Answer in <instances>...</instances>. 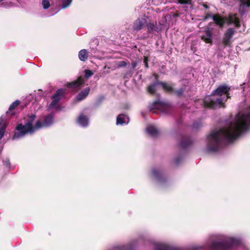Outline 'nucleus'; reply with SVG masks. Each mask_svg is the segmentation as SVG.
Returning a JSON list of instances; mask_svg holds the SVG:
<instances>
[{"label": "nucleus", "mask_w": 250, "mask_h": 250, "mask_svg": "<svg viewBox=\"0 0 250 250\" xmlns=\"http://www.w3.org/2000/svg\"><path fill=\"white\" fill-rule=\"evenodd\" d=\"M250 128V106L239 112L233 120L221 129L212 132L207 137V150L216 152L223 143H230Z\"/></svg>", "instance_id": "nucleus-1"}, {"label": "nucleus", "mask_w": 250, "mask_h": 250, "mask_svg": "<svg viewBox=\"0 0 250 250\" xmlns=\"http://www.w3.org/2000/svg\"><path fill=\"white\" fill-rule=\"evenodd\" d=\"M160 84L162 85L163 88L165 90H166L167 92H173V88L171 86L170 84L167 83H160Z\"/></svg>", "instance_id": "nucleus-20"}, {"label": "nucleus", "mask_w": 250, "mask_h": 250, "mask_svg": "<svg viewBox=\"0 0 250 250\" xmlns=\"http://www.w3.org/2000/svg\"><path fill=\"white\" fill-rule=\"evenodd\" d=\"M126 64H127L126 62L124 61L119 62L117 63V66L118 67L125 66L126 65Z\"/></svg>", "instance_id": "nucleus-27"}, {"label": "nucleus", "mask_w": 250, "mask_h": 250, "mask_svg": "<svg viewBox=\"0 0 250 250\" xmlns=\"http://www.w3.org/2000/svg\"><path fill=\"white\" fill-rule=\"evenodd\" d=\"M146 23V20L144 19H137L134 23L133 30L138 31L141 30Z\"/></svg>", "instance_id": "nucleus-11"}, {"label": "nucleus", "mask_w": 250, "mask_h": 250, "mask_svg": "<svg viewBox=\"0 0 250 250\" xmlns=\"http://www.w3.org/2000/svg\"><path fill=\"white\" fill-rule=\"evenodd\" d=\"M156 83H154V84H153L150 85L148 88V91L150 93H151V94L154 93L156 90Z\"/></svg>", "instance_id": "nucleus-24"}, {"label": "nucleus", "mask_w": 250, "mask_h": 250, "mask_svg": "<svg viewBox=\"0 0 250 250\" xmlns=\"http://www.w3.org/2000/svg\"><path fill=\"white\" fill-rule=\"evenodd\" d=\"M7 124L6 120L3 117H1L0 118V140L4 135Z\"/></svg>", "instance_id": "nucleus-12"}, {"label": "nucleus", "mask_w": 250, "mask_h": 250, "mask_svg": "<svg viewBox=\"0 0 250 250\" xmlns=\"http://www.w3.org/2000/svg\"><path fill=\"white\" fill-rule=\"evenodd\" d=\"M109 250H125V247H123V246L114 247Z\"/></svg>", "instance_id": "nucleus-28"}, {"label": "nucleus", "mask_w": 250, "mask_h": 250, "mask_svg": "<svg viewBox=\"0 0 250 250\" xmlns=\"http://www.w3.org/2000/svg\"><path fill=\"white\" fill-rule=\"evenodd\" d=\"M72 0H62L61 9H65L68 7L72 2Z\"/></svg>", "instance_id": "nucleus-21"}, {"label": "nucleus", "mask_w": 250, "mask_h": 250, "mask_svg": "<svg viewBox=\"0 0 250 250\" xmlns=\"http://www.w3.org/2000/svg\"><path fill=\"white\" fill-rule=\"evenodd\" d=\"M144 62L145 63V66L147 67L148 66V65H147V59L146 58H145V59H144Z\"/></svg>", "instance_id": "nucleus-34"}, {"label": "nucleus", "mask_w": 250, "mask_h": 250, "mask_svg": "<svg viewBox=\"0 0 250 250\" xmlns=\"http://www.w3.org/2000/svg\"><path fill=\"white\" fill-rule=\"evenodd\" d=\"M42 4L44 9H47L50 6V3L48 0H42Z\"/></svg>", "instance_id": "nucleus-22"}, {"label": "nucleus", "mask_w": 250, "mask_h": 250, "mask_svg": "<svg viewBox=\"0 0 250 250\" xmlns=\"http://www.w3.org/2000/svg\"><path fill=\"white\" fill-rule=\"evenodd\" d=\"M20 104V101L19 100H16L14 102H13L10 106L9 108V110H12L14 109L16 107H17Z\"/></svg>", "instance_id": "nucleus-23"}, {"label": "nucleus", "mask_w": 250, "mask_h": 250, "mask_svg": "<svg viewBox=\"0 0 250 250\" xmlns=\"http://www.w3.org/2000/svg\"><path fill=\"white\" fill-rule=\"evenodd\" d=\"M234 31L232 28H229L225 33L223 39V43L225 45H228L230 43V40L234 34Z\"/></svg>", "instance_id": "nucleus-8"}, {"label": "nucleus", "mask_w": 250, "mask_h": 250, "mask_svg": "<svg viewBox=\"0 0 250 250\" xmlns=\"http://www.w3.org/2000/svg\"><path fill=\"white\" fill-rule=\"evenodd\" d=\"M241 243L238 238L221 236L217 240L213 241L210 246V250H227L233 246H238Z\"/></svg>", "instance_id": "nucleus-4"}, {"label": "nucleus", "mask_w": 250, "mask_h": 250, "mask_svg": "<svg viewBox=\"0 0 250 250\" xmlns=\"http://www.w3.org/2000/svg\"><path fill=\"white\" fill-rule=\"evenodd\" d=\"M183 92V91L182 89H180V90H179L176 92V94H177V96H180L182 95Z\"/></svg>", "instance_id": "nucleus-33"}, {"label": "nucleus", "mask_w": 250, "mask_h": 250, "mask_svg": "<svg viewBox=\"0 0 250 250\" xmlns=\"http://www.w3.org/2000/svg\"><path fill=\"white\" fill-rule=\"evenodd\" d=\"M229 90V88L226 85L219 86L213 92L211 96H208L205 98V105L211 108L217 106L224 107V102L228 98Z\"/></svg>", "instance_id": "nucleus-3"}, {"label": "nucleus", "mask_w": 250, "mask_h": 250, "mask_svg": "<svg viewBox=\"0 0 250 250\" xmlns=\"http://www.w3.org/2000/svg\"><path fill=\"white\" fill-rule=\"evenodd\" d=\"M3 163L6 167H9L10 162H9V160L8 159L6 158L5 159L3 160Z\"/></svg>", "instance_id": "nucleus-30"}, {"label": "nucleus", "mask_w": 250, "mask_h": 250, "mask_svg": "<svg viewBox=\"0 0 250 250\" xmlns=\"http://www.w3.org/2000/svg\"><path fill=\"white\" fill-rule=\"evenodd\" d=\"M93 73L92 72V71L90 70H85V75L86 77L88 78L90 76H91Z\"/></svg>", "instance_id": "nucleus-29"}, {"label": "nucleus", "mask_w": 250, "mask_h": 250, "mask_svg": "<svg viewBox=\"0 0 250 250\" xmlns=\"http://www.w3.org/2000/svg\"><path fill=\"white\" fill-rule=\"evenodd\" d=\"M84 83V80L82 77H80L76 81L69 83L68 87L72 88H78Z\"/></svg>", "instance_id": "nucleus-14"}, {"label": "nucleus", "mask_w": 250, "mask_h": 250, "mask_svg": "<svg viewBox=\"0 0 250 250\" xmlns=\"http://www.w3.org/2000/svg\"><path fill=\"white\" fill-rule=\"evenodd\" d=\"M25 124H19L16 126V131L12 139H19L27 134H32L41 128V121L36 120V116L32 114L25 118Z\"/></svg>", "instance_id": "nucleus-2"}, {"label": "nucleus", "mask_w": 250, "mask_h": 250, "mask_svg": "<svg viewBox=\"0 0 250 250\" xmlns=\"http://www.w3.org/2000/svg\"><path fill=\"white\" fill-rule=\"evenodd\" d=\"M77 123L82 126H86L89 123L88 119L86 116L81 114L78 118Z\"/></svg>", "instance_id": "nucleus-15"}, {"label": "nucleus", "mask_w": 250, "mask_h": 250, "mask_svg": "<svg viewBox=\"0 0 250 250\" xmlns=\"http://www.w3.org/2000/svg\"><path fill=\"white\" fill-rule=\"evenodd\" d=\"M191 0H178V2L181 4L190 3Z\"/></svg>", "instance_id": "nucleus-32"}, {"label": "nucleus", "mask_w": 250, "mask_h": 250, "mask_svg": "<svg viewBox=\"0 0 250 250\" xmlns=\"http://www.w3.org/2000/svg\"><path fill=\"white\" fill-rule=\"evenodd\" d=\"M64 94V90L63 89H58L55 94L52 96V101L49 106V109H56L59 110L60 106L59 104V102L63 97Z\"/></svg>", "instance_id": "nucleus-6"}, {"label": "nucleus", "mask_w": 250, "mask_h": 250, "mask_svg": "<svg viewBox=\"0 0 250 250\" xmlns=\"http://www.w3.org/2000/svg\"><path fill=\"white\" fill-rule=\"evenodd\" d=\"M129 122L128 117L124 114H120L117 118V125L126 124Z\"/></svg>", "instance_id": "nucleus-17"}, {"label": "nucleus", "mask_w": 250, "mask_h": 250, "mask_svg": "<svg viewBox=\"0 0 250 250\" xmlns=\"http://www.w3.org/2000/svg\"><path fill=\"white\" fill-rule=\"evenodd\" d=\"M53 123V115L49 114L46 116L43 123L41 122V128L43 127H46L50 126Z\"/></svg>", "instance_id": "nucleus-9"}, {"label": "nucleus", "mask_w": 250, "mask_h": 250, "mask_svg": "<svg viewBox=\"0 0 250 250\" xmlns=\"http://www.w3.org/2000/svg\"><path fill=\"white\" fill-rule=\"evenodd\" d=\"M202 40L206 43L212 42V31L210 29L206 30L204 34L202 36Z\"/></svg>", "instance_id": "nucleus-13"}, {"label": "nucleus", "mask_w": 250, "mask_h": 250, "mask_svg": "<svg viewBox=\"0 0 250 250\" xmlns=\"http://www.w3.org/2000/svg\"><path fill=\"white\" fill-rule=\"evenodd\" d=\"M152 173L154 177H158L160 174V171L157 169H154L152 170Z\"/></svg>", "instance_id": "nucleus-26"}, {"label": "nucleus", "mask_w": 250, "mask_h": 250, "mask_svg": "<svg viewBox=\"0 0 250 250\" xmlns=\"http://www.w3.org/2000/svg\"><path fill=\"white\" fill-rule=\"evenodd\" d=\"M79 58L82 61H85L88 58V53L86 49H82L79 53Z\"/></svg>", "instance_id": "nucleus-19"}, {"label": "nucleus", "mask_w": 250, "mask_h": 250, "mask_svg": "<svg viewBox=\"0 0 250 250\" xmlns=\"http://www.w3.org/2000/svg\"><path fill=\"white\" fill-rule=\"evenodd\" d=\"M146 132L151 136H157L159 133L157 128L153 125H149L146 128Z\"/></svg>", "instance_id": "nucleus-16"}, {"label": "nucleus", "mask_w": 250, "mask_h": 250, "mask_svg": "<svg viewBox=\"0 0 250 250\" xmlns=\"http://www.w3.org/2000/svg\"><path fill=\"white\" fill-rule=\"evenodd\" d=\"M175 163H176V164H178V161H175Z\"/></svg>", "instance_id": "nucleus-37"}, {"label": "nucleus", "mask_w": 250, "mask_h": 250, "mask_svg": "<svg viewBox=\"0 0 250 250\" xmlns=\"http://www.w3.org/2000/svg\"><path fill=\"white\" fill-rule=\"evenodd\" d=\"M89 90L90 89L89 88H86L83 90L77 95V99L78 101H81L85 99L89 94Z\"/></svg>", "instance_id": "nucleus-18"}, {"label": "nucleus", "mask_w": 250, "mask_h": 250, "mask_svg": "<svg viewBox=\"0 0 250 250\" xmlns=\"http://www.w3.org/2000/svg\"><path fill=\"white\" fill-rule=\"evenodd\" d=\"M169 108V106L167 104L158 101L154 103L152 107H150V110L152 111L153 109H157L162 112L167 113L168 112Z\"/></svg>", "instance_id": "nucleus-7"}, {"label": "nucleus", "mask_w": 250, "mask_h": 250, "mask_svg": "<svg viewBox=\"0 0 250 250\" xmlns=\"http://www.w3.org/2000/svg\"><path fill=\"white\" fill-rule=\"evenodd\" d=\"M214 21L220 27L223 26L225 23L234 24L236 26H239V20L236 14L230 15L228 18L224 19L218 15L213 16Z\"/></svg>", "instance_id": "nucleus-5"}, {"label": "nucleus", "mask_w": 250, "mask_h": 250, "mask_svg": "<svg viewBox=\"0 0 250 250\" xmlns=\"http://www.w3.org/2000/svg\"><path fill=\"white\" fill-rule=\"evenodd\" d=\"M17 1H18L20 4H21V0H17Z\"/></svg>", "instance_id": "nucleus-36"}, {"label": "nucleus", "mask_w": 250, "mask_h": 250, "mask_svg": "<svg viewBox=\"0 0 250 250\" xmlns=\"http://www.w3.org/2000/svg\"><path fill=\"white\" fill-rule=\"evenodd\" d=\"M250 7V0H240L239 11L241 13H244L248 11Z\"/></svg>", "instance_id": "nucleus-10"}, {"label": "nucleus", "mask_w": 250, "mask_h": 250, "mask_svg": "<svg viewBox=\"0 0 250 250\" xmlns=\"http://www.w3.org/2000/svg\"><path fill=\"white\" fill-rule=\"evenodd\" d=\"M147 28L149 31H152L153 30H156L157 27L154 24L149 23L147 25Z\"/></svg>", "instance_id": "nucleus-25"}, {"label": "nucleus", "mask_w": 250, "mask_h": 250, "mask_svg": "<svg viewBox=\"0 0 250 250\" xmlns=\"http://www.w3.org/2000/svg\"><path fill=\"white\" fill-rule=\"evenodd\" d=\"M136 65H137V63H136V62H133L132 63V67H133V68H135V67L136 66Z\"/></svg>", "instance_id": "nucleus-35"}, {"label": "nucleus", "mask_w": 250, "mask_h": 250, "mask_svg": "<svg viewBox=\"0 0 250 250\" xmlns=\"http://www.w3.org/2000/svg\"><path fill=\"white\" fill-rule=\"evenodd\" d=\"M190 143V141L189 140H185L184 141H183L182 144H181V146L185 147H186L188 145V144H189Z\"/></svg>", "instance_id": "nucleus-31"}]
</instances>
